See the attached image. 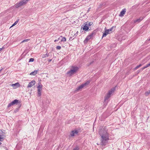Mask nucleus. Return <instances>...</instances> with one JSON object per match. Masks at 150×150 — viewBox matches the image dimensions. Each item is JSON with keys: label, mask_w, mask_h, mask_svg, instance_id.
<instances>
[{"label": "nucleus", "mask_w": 150, "mask_h": 150, "mask_svg": "<svg viewBox=\"0 0 150 150\" xmlns=\"http://www.w3.org/2000/svg\"><path fill=\"white\" fill-rule=\"evenodd\" d=\"M99 134L101 138L100 144L103 146L105 145L109 139V134L107 130L104 128L101 129L99 131Z\"/></svg>", "instance_id": "f257e3e1"}, {"label": "nucleus", "mask_w": 150, "mask_h": 150, "mask_svg": "<svg viewBox=\"0 0 150 150\" xmlns=\"http://www.w3.org/2000/svg\"><path fill=\"white\" fill-rule=\"evenodd\" d=\"M78 67L76 66H72L71 67V69L67 73L69 75L71 76L76 73L79 70Z\"/></svg>", "instance_id": "f03ea898"}, {"label": "nucleus", "mask_w": 150, "mask_h": 150, "mask_svg": "<svg viewBox=\"0 0 150 150\" xmlns=\"http://www.w3.org/2000/svg\"><path fill=\"white\" fill-rule=\"evenodd\" d=\"M29 0H22L19 2L17 3L15 5V6L16 8L22 6L25 4Z\"/></svg>", "instance_id": "7ed1b4c3"}, {"label": "nucleus", "mask_w": 150, "mask_h": 150, "mask_svg": "<svg viewBox=\"0 0 150 150\" xmlns=\"http://www.w3.org/2000/svg\"><path fill=\"white\" fill-rule=\"evenodd\" d=\"M90 83V81H87L86 82L82 84L80 86H78L76 88V90L77 91H79L81 90L82 89V88H83L85 86H86L88 85Z\"/></svg>", "instance_id": "20e7f679"}, {"label": "nucleus", "mask_w": 150, "mask_h": 150, "mask_svg": "<svg viewBox=\"0 0 150 150\" xmlns=\"http://www.w3.org/2000/svg\"><path fill=\"white\" fill-rule=\"evenodd\" d=\"M87 22H85L84 24L82 25L81 28H82L85 31L89 29L88 26L87 25Z\"/></svg>", "instance_id": "39448f33"}, {"label": "nucleus", "mask_w": 150, "mask_h": 150, "mask_svg": "<svg viewBox=\"0 0 150 150\" xmlns=\"http://www.w3.org/2000/svg\"><path fill=\"white\" fill-rule=\"evenodd\" d=\"M35 83V81L34 80L30 82L27 86V87H31L33 86V85H34Z\"/></svg>", "instance_id": "423d86ee"}, {"label": "nucleus", "mask_w": 150, "mask_h": 150, "mask_svg": "<svg viewBox=\"0 0 150 150\" xmlns=\"http://www.w3.org/2000/svg\"><path fill=\"white\" fill-rule=\"evenodd\" d=\"M78 133V132L77 130H72L70 133V136L71 137L74 136L75 134H77Z\"/></svg>", "instance_id": "0eeeda50"}, {"label": "nucleus", "mask_w": 150, "mask_h": 150, "mask_svg": "<svg viewBox=\"0 0 150 150\" xmlns=\"http://www.w3.org/2000/svg\"><path fill=\"white\" fill-rule=\"evenodd\" d=\"M110 97V96L108 93H107V95L105 96L104 102V104H107V102L106 101V100H108Z\"/></svg>", "instance_id": "6e6552de"}, {"label": "nucleus", "mask_w": 150, "mask_h": 150, "mask_svg": "<svg viewBox=\"0 0 150 150\" xmlns=\"http://www.w3.org/2000/svg\"><path fill=\"white\" fill-rule=\"evenodd\" d=\"M126 12V9H123L122 11L120 13L119 15V16H124V15L125 14Z\"/></svg>", "instance_id": "1a4fd4ad"}, {"label": "nucleus", "mask_w": 150, "mask_h": 150, "mask_svg": "<svg viewBox=\"0 0 150 150\" xmlns=\"http://www.w3.org/2000/svg\"><path fill=\"white\" fill-rule=\"evenodd\" d=\"M92 38L89 35H88L86 38V39L84 41V42L85 43H86L88 41V40Z\"/></svg>", "instance_id": "9d476101"}, {"label": "nucleus", "mask_w": 150, "mask_h": 150, "mask_svg": "<svg viewBox=\"0 0 150 150\" xmlns=\"http://www.w3.org/2000/svg\"><path fill=\"white\" fill-rule=\"evenodd\" d=\"M115 88H112L110 90L108 93V94L110 96L112 93L115 91Z\"/></svg>", "instance_id": "9b49d317"}, {"label": "nucleus", "mask_w": 150, "mask_h": 150, "mask_svg": "<svg viewBox=\"0 0 150 150\" xmlns=\"http://www.w3.org/2000/svg\"><path fill=\"white\" fill-rule=\"evenodd\" d=\"M144 18V17H140L138 19L135 21H134V23L138 22L139 23L141 22Z\"/></svg>", "instance_id": "f8f14e48"}, {"label": "nucleus", "mask_w": 150, "mask_h": 150, "mask_svg": "<svg viewBox=\"0 0 150 150\" xmlns=\"http://www.w3.org/2000/svg\"><path fill=\"white\" fill-rule=\"evenodd\" d=\"M113 28H115V27L114 26H113V27H112L110 28L109 29L106 30H106V31L107 32H108V34H109L111 33L112 31V30L113 29Z\"/></svg>", "instance_id": "ddd939ff"}, {"label": "nucleus", "mask_w": 150, "mask_h": 150, "mask_svg": "<svg viewBox=\"0 0 150 150\" xmlns=\"http://www.w3.org/2000/svg\"><path fill=\"white\" fill-rule=\"evenodd\" d=\"M3 131L0 130V141H1L3 139Z\"/></svg>", "instance_id": "4468645a"}, {"label": "nucleus", "mask_w": 150, "mask_h": 150, "mask_svg": "<svg viewBox=\"0 0 150 150\" xmlns=\"http://www.w3.org/2000/svg\"><path fill=\"white\" fill-rule=\"evenodd\" d=\"M96 33V31L95 30H94L89 35L91 37V38H92L95 35Z\"/></svg>", "instance_id": "2eb2a0df"}, {"label": "nucleus", "mask_w": 150, "mask_h": 150, "mask_svg": "<svg viewBox=\"0 0 150 150\" xmlns=\"http://www.w3.org/2000/svg\"><path fill=\"white\" fill-rule=\"evenodd\" d=\"M20 84L18 83H17L15 84H13L12 85V86L14 87L16 86V87H18L19 86Z\"/></svg>", "instance_id": "dca6fc26"}, {"label": "nucleus", "mask_w": 150, "mask_h": 150, "mask_svg": "<svg viewBox=\"0 0 150 150\" xmlns=\"http://www.w3.org/2000/svg\"><path fill=\"white\" fill-rule=\"evenodd\" d=\"M18 100L15 99L12 102V103L14 105L15 104H17L18 103Z\"/></svg>", "instance_id": "f3484780"}, {"label": "nucleus", "mask_w": 150, "mask_h": 150, "mask_svg": "<svg viewBox=\"0 0 150 150\" xmlns=\"http://www.w3.org/2000/svg\"><path fill=\"white\" fill-rule=\"evenodd\" d=\"M38 71V70H35L34 71L32 72L30 74V75H33L34 76L37 74Z\"/></svg>", "instance_id": "a211bd4d"}, {"label": "nucleus", "mask_w": 150, "mask_h": 150, "mask_svg": "<svg viewBox=\"0 0 150 150\" xmlns=\"http://www.w3.org/2000/svg\"><path fill=\"white\" fill-rule=\"evenodd\" d=\"M108 34V32H107L105 30L103 34L102 37H105Z\"/></svg>", "instance_id": "6ab92c4d"}, {"label": "nucleus", "mask_w": 150, "mask_h": 150, "mask_svg": "<svg viewBox=\"0 0 150 150\" xmlns=\"http://www.w3.org/2000/svg\"><path fill=\"white\" fill-rule=\"evenodd\" d=\"M60 37L62 38L61 40V42H65L66 41V39L65 37H63L61 36Z\"/></svg>", "instance_id": "aec40b11"}, {"label": "nucleus", "mask_w": 150, "mask_h": 150, "mask_svg": "<svg viewBox=\"0 0 150 150\" xmlns=\"http://www.w3.org/2000/svg\"><path fill=\"white\" fill-rule=\"evenodd\" d=\"M41 91H40V90L39 89L38 90V96H40L41 95Z\"/></svg>", "instance_id": "412c9836"}, {"label": "nucleus", "mask_w": 150, "mask_h": 150, "mask_svg": "<svg viewBox=\"0 0 150 150\" xmlns=\"http://www.w3.org/2000/svg\"><path fill=\"white\" fill-rule=\"evenodd\" d=\"M43 86L41 84L40 85H39L38 87V89H40V91H41L42 90V87Z\"/></svg>", "instance_id": "4be33fe9"}, {"label": "nucleus", "mask_w": 150, "mask_h": 150, "mask_svg": "<svg viewBox=\"0 0 150 150\" xmlns=\"http://www.w3.org/2000/svg\"><path fill=\"white\" fill-rule=\"evenodd\" d=\"M49 56V54H43L42 55V57L43 58L45 57H48Z\"/></svg>", "instance_id": "5701e85b"}, {"label": "nucleus", "mask_w": 150, "mask_h": 150, "mask_svg": "<svg viewBox=\"0 0 150 150\" xmlns=\"http://www.w3.org/2000/svg\"><path fill=\"white\" fill-rule=\"evenodd\" d=\"M87 22V25L88 26H91L93 24V23L91 22Z\"/></svg>", "instance_id": "b1692460"}, {"label": "nucleus", "mask_w": 150, "mask_h": 150, "mask_svg": "<svg viewBox=\"0 0 150 150\" xmlns=\"http://www.w3.org/2000/svg\"><path fill=\"white\" fill-rule=\"evenodd\" d=\"M18 22V21H16L12 25L11 27H13L16 25Z\"/></svg>", "instance_id": "393cba45"}, {"label": "nucleus", "mask_w": 150, "mask_h": 150, "mask_svg": "<svg viewBox=\"0 0 150 150\" xmlns=\"http://www.w3.org/2000/svg\"><path fill=\"white\" fill-rule=\"evenodd\" d=\"M29 40H30V39H28L24 40L22 41L21 43L27 42Z\"/></svg>", "instance_id": "a878e982"}, {"label": "nucleus", "mask_w": 150, "mask_h": 150, "mask_svg": "<svg viewBox=\"0 0 150 150\" xmlns=\"http://www.w3.org/2000/svg\"><path fill=\"white\" fill-rule=\"evenodd\" d=\"M142 65L141 64H140L139 65L137 66L135 68V69H137L138 68H139V67H141L142 66Z\"/></svg>", "instance_id": "bb28decb"}, {"label": "nucleus", "mask_w": 150, "mask_h": 150, "mask_svg": "<svg viewBox=\"0 0 150 150\" xmlns=\"http://www.w3.org/2000/svg\"><path fill=\"white\" fill-rule=\"evenodd\" d=\"M13 105V104H12V102H11L8 104V108L10 107Z\"/></svg>", "instance_id": "cd10ccee"}, {"label": "nucleus", "mask_w": 150, "mask_h": 150, "mask_svg": "<svg viewBox=\"0 0 150 150\" xmlns=\"http://www.w3.org/2000/svg\"><path fill=\"white\" fill-rule=\"evenodd\" d=\"M34 59L33 58H30L29 59V62H33L34 61Z\"/></svg>", "instance_id": "c85d7f7f"}, {"label": "nucleus", "mask_w": 150, "mask_h": 150, "mask_svg": "<svg viewBox=\"0 0 150 150\" xmlns=\"http://www.w3.org/2000/svg\"><path fill=\"white\" fill-rule=\"evenodd\" d=\"M79 147L78 146H76L74 149L73 150H79Z\"/></svg>", "instance_id": "c756f323"}, {"label": "nucleus", "mask_w": 150, "mask_h": 150, "mask_svg": "<svg viewBox=\"0 0 150 150\" xmlns=\"http://www.w3.org/2000/svg\"><path fill=\"white\" fill-rule=\"evenodd\" d=\"M56 48L57 50H60L61 49V47L60 46H58L56 47Z\"/></svg>", "instance_id": "7c9ffc66"}, {"label": "nucleus", "mask_w": 150, "mask_h": 150, "mask_svg": "<svg viewBox=\"0 0 150 150\" xmlns=\"http://www.w3.org/2000/svg\"><path fill=\"white\" fill-rule=\"evenodd\" d=\"M150 66V63L149 64L146 65L145 66V68H147Z\"/></svg>", "instance_id": "2f4dec72"}, {"label": "nucleus", "mask_w": 150, "mask_h": 150, "mask_svg": "<svg viewBox=\"0 0 150 150\" xmlns=\"http://www.w3.org/2000/svg\"><path fill=\"white\" fill-rule=\"evenodd\" d=\"M4 49V47H3L2 48H0V51H1L3 49Z\"/></svg>", "instance_id": "473e14b6"}, {"label": "nucleus", "mask_w": 150, "mask_h": 150, "mask_svg": "<svg viewBox=\"0 0 150 150\" xmlns=\"http://www.w3.org/2000/svg\"><path fill=\"white\" fill-rule=\"evenodd\" d=\"M145 68H145V66H144L141 69H142V70H143V69H144Z\"/></svg>", "instance_id": "72a5a7b5"}, {"label": "nucleus", "mask_w": 150, "mask_h": 150, "mask_svg": "<svg viewBox=\"0 0 150 150\" xmlns=\"http://www.w3.org/2000/svg\"><path fill=\"white\" fill-rule=\"evenodd\" d=\"M145 68H145V66H144L141 69H142V70H143V69H144Z\"/></svg>", "instance_id": "f704fd0d"}, {"label": "nucleus", "mask_w": 150, "mask_h": 150, "mask_svg": "<svg viewBox=\"0 0 150 150\" xmlns=\"http://www.w3.org/2000/svg\"><path fill=\"white\" fill-rule=\"evenodd\" d=\"M52 60V59H49V60H48V62H51V61Z\"/></svg>", "instance_id": "c9c22d12"}, {"label": "nucleus", "mask_w": 150, "mask_h": 150, "mask_svg": "<svg viewBox=\"0 0 150 150\" xmlns=\"http://www.w3.org/2000/svg\"><path fill=\"white\" fill-rule=\"evenodd\" d=\"M57 41H58V40H55L54 41V42H57Z\"/></svg>", "instance_id": "e433bc0d"}, {"label": "nucleus", "mask_w": 150, "mask_h": 150, "mask_svg": "<svg viewBox=\"0 0 150 150\" xmlns=\"http://www.w3.org/2000/svg\"><path fill=\"white\" fill-rule=\"evenodd\" d=\"M2 69H1L0 70V72L2 71Z\"/></svg>", "instance_id": "4c0bfd02"}, {"label": "nucleus", "mask_w": 150, "mask_h": 150, "mask_svg": "<svg viewBox=\"0 0 150 150\" xmlns=\"http://www.w3.org/2000/svg\"><path fill=\"white\" fill-rule=\"evenodd\" d=\"M90 9V8H89V9H88V12L89 11V9Z\"/></svg>", "instance_id": "58836bf2"}, {"label": "nucleus", "mask_w": 150, "mask_h": 150, "mask_svg": "<svg viewBox=\"0 0 150 150\" xmlns=\"http://www.w3.org/2000/svg\"><path fill=\"white\" fill-rule=\"evenodd\" d=\"M90 9V8H89V9H88V12L89 11V9Z\"/></svg>", "instance_id": "ea45409f"}, {"label": "nucleus", "mask_w": 150, "mask_h": 150, "mask_svg": "<svg viewBox=\"0 0 150 150\" xmlns=\"http://www.w3.org/2000/svg\"><path fill=\"white\" fill-rule=\"evenodd\" d=\"M90 9V8H89V9H88V12L89 11V9Z\"/></svg>", "instance_id": "a19ab883"}, {"label": "nucleus", "mask_w": 150, "mask_h": 150, "mask_svg": "<svg viewBox=\"0 0 150 150\" xmlns=\"http://www.w3.org/2000/svg\"><path fill=\"white\" fill-rule=\"evenodd\" d=\"M59 38H58L57 40H58V41L59 40Z\"/></svg>", "instance_id": "79ce46f5"}, {"label": "nucleus", "mask_w": 150, "mask_h": 150, "mask_svg": "<svg viewBox=\"0 0 150 150\" xmlns=\"http://www.w3.org/2000/svg\"><path fill=\"white\" fill-rule=\"evenodd\" d=\"M1 142H0V145H1Z\"/></svg>", "instance_id": "37998d69"}]
</instances>
